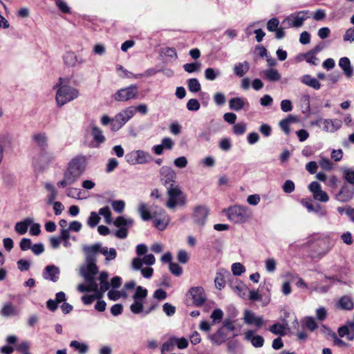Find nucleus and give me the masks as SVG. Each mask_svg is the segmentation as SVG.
Segmentation results:
<instances>
[{
	"mask_svg": "<svg viewBox=\"0 0 354 354\" xmlns=\"http://www.w3.org/2000/svg\"><path fill=\"white\" fill-rule=\"evenodd\" d=\"M87 158L84 155H78L73 158L68 163L63 173L62 180L57 182L59 187L64 188L77 182L86 169Z\"/></svg>",
	"mask_w": 354,
	"mask_h": 354,
	"instance_id": "f257e3e1",
	"label": "nucleus"
},
{
	"mask_svg": "<svg viewBox=\"0 0 354 354\" xmlns=\"http://www.w3.org/2000/svg\"><path fill=\"white\" fill-rule=\"evenodd\" d=\"M57 90L55 95V100L57 106L62 107L64 104L77 98L80 93L79 91L69 85L56 84Z\"/></svg>",
	"mask_w": 354,
	"mask_h": 354,
	"instance_id": "f03ea898",
	"label": "nucleus"
},
{
	"mask_svg": "<svg viewBox=\"0 0 354 354\" xmlns=\"http://www.w3.org/2000/svg\"><path fill=\"white\" fill-rule=\"evenodd\" d=\"M86 264L81 266L80 273L86 282H92V285L96 288L95 275L98 272L96 258L90 252L86 253Z\"/></svg>",
	"mask_w": 354,
	"mask_h": 354,
	"instance_id": "7ed1b4c3",
	"label": "nucleus"
},
{
	"mask_svg": "<svg viewBox=\"0 0 354 354\" xmlns=\"http://www.w3.org/2000/svg\"><path fill=\"white\" fill-rule=\"evenodd\" d=\"M226 212L228 219L234 223H244L251 216L249 209L241 205L230 207Z\"/></svg>",
	"mask_w": 354,
	"mask_h": 354,
	"instance_id": "20e7f679",
	"label": "nucleus"
},
{
	"mask_svg": "<svg viewBox=\"0 0 354 354\" xmlns=\"http://www.w3.org/2000/svg\"><path fill=\"white\" fill-rule=\"evenodd\" d=\"M167 190L169 198L166 203V206L169 209H174L177 205H184L185 204L187 198L179 185L169 187Z\"/></svg>",
	"mask_w": 354,
	"mask_h": 354,
	"instance_id": "39448f33",
	"label": "nucleus"
},
{
	"mask_svg": "<svg viewBox=\"0 0 354 354\" xmlns=\"http://www.w3.org/2000/svg\"><path fill=\"white\" fill-rule=\"evenodd\" d=\"M83 250L85 253L90 252L93 254V255L100 252L105 257L106 261L114 260L117 257V251L115 248L103 247L100 243H95L92 245H84Z\"/></svg>",
	"mask_w": 354,
	"mask_h": 354,
	"instance_id": "423d86ee",
	"label": "nucleus"
},
{
	"mask_svg": "<svg viewBox=\"0 0 354 354\" xmlns=\"http://www.w3.org/2000/svg\"><path fill=\"white\" fill-rule=\"evenodd\" d=\"M153 157L149 153L143 150H134L125 155V160L131 165H144L150 162Z\"/></svg>",
	"mask_w": 354,
	"mask_h": 354,
	"instance_id": "0eeeda50",
	"label": "nucleus"
},
{
	"mask_svg": "<svg viewBox=\"0 0 354 354\" xmlns=\"http://www.w3.org/2000/svg\"><path fill=\"white\" fill-rule=\"evenodd\" d=\"M135 115L134 106H129L113 118L112 131H117L120 129Z\"/></svg>",
	"mask_w": 354,
	"mask_h": 354,
	"instance_id": "6e6552de",
	"label": "nucleus"
},
{
	"mask_svg": "<svg viewBox=\"0 0 354 354\" xmlns=\"http://www.w3.org/2000/svg\"><path fill=\"white\" fill-rule=\"evenodd\" d=\"M135 115L134 106H129L113 118L112 131H117L120 129Z\"/></svg>",
	"mask_w": 354,
	"mask_h": 354,
	"instance_id": "1a4fd4ad",
	"label": "nucleus"
},
{
	"mask_svg": "<svg viewBox=\"0 0 354 354\" xmlns=\"http://www.w3.org/2000/svg\"><path fill=\"white\" fill-rule=\"evenodd\" d=\"M135 115L134 106H129L113 118L112 131H117L120 129Z\"/></svg>",
	"mask_w": 354,
	"mask_h": 354,
	"instance_id": "9d476101",
	"label": "nucleus"
},
{
	"mask_svg": "<svg viewBox=\"0 0 354 354\" xmlns=\"http://www.w3.org/2000/svg\"><path fill=\"white\" fill-rule=\"evenodd\" d=\"M138 95V87L136 84L122 88L116 91L113 98L117 102H127L137 98Z\"/></svg>",
	"mask_w": 354,
	"mask_h": 354,
	"instance_id": "9b49d317",
	"label": "nucleus"
},
{
	"mask_svg": "<svg viewBox=\"0 0 354 354\" xmlns=\"http://www.w3.org/2000/svg\"><path fill=\"white\" fill-rule=\"evenodd\" d=\"M176 174L170 167L162 166L160 169V180L167 189L178 185L176 183Z\"/></svg>",
	"mask_w": 354,
	"mask_h": 354,
	"instance_id": "f8f14e48",
	"label": "nucleus"
},
{
	"mask_svg": "<svg viewBox=\"0 0 354 354\" xmlns=\"http://www.w3.org/2000/svg\"><path fill=\"white\" fill-rule=\"evenodd\" d=\"M55 159L54 154L47 149L41 150L33 158L32 164L35 168L44 169Z\"/></svg>",
	"mask_w": 354,
	"mask_h": 354,
	"instance_id": "ddd939ff",
	"label": "nucleus"
},
{
	"mask_svg": "<svg viewBox=\"0 0 354 354\" xmlns=\"http://www.w3.org/2000/svg\"><path fill=\"white\" fill-rule=\"evenodd\" d=\"M308 11H300L298 12L293 13L289 17H286L282 22L284 25V28H299L301 26L304 21L308 18Z\"/></svg>",
	"mask_w": 354,
	"mask_h": 354,
	"instance_id": "4468645a",
	"label": "nucleus"
},
{
	"mask_svg": "<svg viewBox=\"0 0 354 354\" xmlns=\"http://www.w3.org/2000/svg\"><path fill=\"white\" fill-rule=\"evenodd\" d=\"M152 219L155 227L159 230H165L170 221L169 216L167 214L165 210L161 208L153 211Z\"/></svg>",
	"mask_w": 354,
	"mask_h": 354,
	"instance_id": "2eb2a0df",
	"label": "nucleus"
},
{
	"mask_svg": "<svg viewBox=\"0 0 354 354\" xmlns=\"http://www.w3.org/2000/svg\"><path fill=\"white\" fill-rule=\"evenodd\" d=\"M317 125H322V129L328 133H334L342 126V121L339 119H319L315 122Z\"/></svg>",
	"mask_w": 354,
	"mask_h": 354,
	"instance_id": "dca6fc26",
	"label": "nucleus"
},
{
	"mask_svg": "<svg viewBox=\"0 0 354 354\" xmlns=\"http://www.w3.org/2000/svg\"><path fill=\"white\" fill-rule=\"evenodd\" d=\"M187 296L192 298L196 306H202L206 300L204 289L201 286L191 288Z\"/></svg>",
	"mask_w": 354,
	"mask_h": 354,
	"instance_id": "f3484780",
	"label": "nucleus"
},
{
	"mask_svg": "<svg viewBox=\"0 0 354 354\" xmlns=\"http://www.w3.org/2000/svg\"><path fill=\"white\" fill-rule=\"evenodd\" d=\"M308 189L313 194L314 199L324 203L328 201L329 197L327 193L322 189L320 184L317 182H312L308 185Z\"/></svg>",
	"mask_w": 354,
	"mask_h": 354,
	"instance_id": "a211bd4d",
	"label": "nucleus"
},
{
	"mask_svg": "<svg viewBox=\"0 0 354 354\" xmlns=\"http://www.w3.org/2000/svg\"><path fill=\"white\" fill-rule=\"evenodd\" d=\"M209 214V209L206 206L200 205L195 207L193 219L194 223L200 226H203Z\"/></svg>",
	"mask_w": 354,
	"mask_h": 354,
	"instance_id": "6ab92c4d",
	"label": "nucleus"
},
{
	"mask_svg": "<svg viewBox=\"0 0 354 354\" xmlns=\"http://www.w3.org/2000/svg\"><path fill=\"white\" fill-rule=\"evenodd\" d=\"M156 259L153 254H149L145 255L143 259L136 257L133 259L131 267L135 270H139L142 267L143 263L147 266H152L155 263Z\"/></svg>",
	"mask_w": 354,
	"mask_h": 354,
	"instance_id": "aec40b11",
	"label": "nucleus"
},
{
	"mask_svg": "<svg viewBox=\"0 0 354 354\" xmlns=\"http://www.w3.org/2000/svg\"><path fill=\"white\" fill-rule=\"evenodd\" d=\"M90 127L91 129V135L93 139V147H99L106 141V138L104 136L102 131L93 122L90 124Z\"/></svg>",
	"mask_w": 354,
	"mask_h": 354,
	"instance_id": "412c9836",
	"label": "nucleus"
},
{
	"mask_svg": "<svg viewBox=\"0 0 354 354\" xmlns=\"http://www.w3.org/2000/svg\"><path fill=\"white\" fill-rule=\"evenodd\" d=\"M32 140L40 151L47 149L48 145V138L46 133L39 132L35 133L32 136Z\"/></svg>",
	"mask_w": 354,
	"mask_h": 354,
	"instance_id": "4be33fe9",
	"label": "nucleus"
},
{
	"mask_svg": "<svg viewBox=\"0 0 354 354\" xmlns=\"http://www.w3.org/2000/svg\"><path fill=\"white\" fill-rule=\"evenodd\" d=\"M59 273L60 270L58 267L54 265H48L43 272V277L46 280L57 282L59 279Z\"/></svg>",
	"mask_w": 354,
	"mask_h": 354,
	"instance_id": "5701e85b",
	"label": "nucleus"
},
{
	"mask_svg": "<svg viewBox=\"0 0 354 354\" xmlns=\"http://www.w3.org/2000/svg\"><path fill=\"white\" fill-rule=\"evenodd\" d=\"M109 274L107 272L103 271L100 272L98 277L100 286H98V292H94L99 295V297H102L103 294L110 288V283L108 281Z\"/></svg>",
	"mask_w": 354,
	"mask_h": 354,
	"instance_id": "b1692460",
	"label": "nucleus"
},
{
	"mask_svg": "<svg viewBox=\"0 0 354 354\" xmlns=\"http://www.w3.org/2000/svg\"><path fill=\"white\" fill-rule=\"evenodd\" d=\"M244 322L247 324H254L258 328H260L263 324V320L261 317H257L254 313L250 310H245L243 317Z\"/></svg>",
	"mask_w": 354,
	"mask_h": 354,
	"instance_id": "393cba45",
	"label": "nucleus"
},
{
	"mask_svg": "<svg viewBox=\"0 0 354 354\" xmlns=\"http://www.w3.org/2000/svg\"><path fill=\"white\" fill-rule=\"evenodd\" d=\"M354 196V188L349 186H344L337 194L336 198L340 202H348Z\"/></svg>",
	"mask_w": 354,
	"mask_h": 354,
	"instance_id": "a878e982",
	"label": "nucleus"
},
{
	"mask_svg": "<svg viewBox=\"0 0 354 354\" xmlns=\"http://www.w3.org/2000/svg\"><path fill=\"white\" fill-rule=\"evenodd\" d=\"M245 105H249L248 100L244 97H233L229 101V106L231 110L239 111L243 109Z\"/></svg>",
	"mask_w": 354,
	"mask_h": 354,
	"instance_id": "bb28decb",
	"label": "nucleus"
},
{
	"mask_svg": "<svg viewBox=\"0 0 354 354\" xmlns=\"http://www.w3.org/2000/svg\"><path fill=\"white\" fill-rule=\"evenodd\" d=\"M0 313L5 317H15L20 314V310L11 303H6L3 306Z\"/></svg>",
	"mask_w": 354,
	"mask_h": 354,
	"instance_id": "cd10ccee",
	"label": "nucleus"
},
{
	"mask_svg": "<svg viewBox=\"0 0 354 354\" xmlns=\"http://www.w3.org/2000/svg\"><path fill=\"white\" fill-rule=\"evenodd\" d=\"M44 188L48 192L46 198V203L48 205H52L57 198V191L54 185L51 183H46L44 185Z\"/></svg>",
	"mask_w": 354,
	"mask_h": 354,
	"instance_id": "c85d7f7f",
	"label": "nucleus"
},
{
	"mask_svg": "<svg viewBox=\"0 0 354 354\" xmlns=\"http://www.w3.org/2000/svg\"><path fill=\"white\" fill-rule=\"evenodd\" d=\"M32 223L33 219L32 218H26L22 221L17 222L15 224V230L19 234L23 235L27 232L28 227L30 226Z\"/></svg>",
	"mask_w": 354,
	"mask_h": 354,
	"instance_id": "c756f323",
	"label": "nucleus"
},
{
	"mask_svg": "<svg viewBox=\"0 0 354 354\" xmlns=\"http://www.w3.org/2000/svg\"><path fill=\"white\" fill-rule=\"evenodd\" d=\"M301 82L315 90H319L321 88V84L317 79L312 77L310 75H304L301 77Z\"/></svg>",
	"mask_w": 354,
	"mask_h": 354,
	"instance_id": "7c9ffc66",
	"label": "nucleus"
},
{
	"mask_svg": "<svg viewBox=\"0 0 354 354\" xmlns=\"http://www.w3.org/2000/svg\"><path fill=\"white\" fill-rule=\"evenodd\" d=\"M339 66L347 77H351L353 75V69L351 66V62L348 57H344L340 58Z\"/></svg>",
	"mask_w": 354,
	"mask_h": 354,
	"instance_id": "2f4dec72",
	"label": "nucleus"
},
{
	"mask_svg": "<svg viewBox=\"0 0 354 354\" xmlns=\"http://www.w3.org/2000/svg\"><path fill=\"white\" fill-rule=\"evenodd\" d=\"M209 338L214 344L221 345L225 342L227 335L223 328H219L215 333L210 335Z\"/></svg>",
	"mask_w": 354,
	"mask_h": 354,
	"instance_id": "473e14b6",
	"label": "nucleus"
},
{
	"mask_svg": "<svg viewBox=\"0 0 354 354\" xmlns=\"http://www.w3.org/2000/svg\"><path fill=\"white\" fill-rule=\"evenodd\" d=\"M263 77L269 82H277L281 79V74L275 68H268L262 72Z\"/></svg>",
	"mask_w": 354,
	"mask_h": 354,
	"instance_id": "72a5a7b5",
	"label": "nucleus"
},
{
	"mask_svg": "<svg viewBox=\"0 0 354 354\" xmlns=\"http://www.w3.org/2000/svg\"><path fill=\"white\" fill-rule=\"evenodd\" d=\"M63 59H64V63L67 66H73L77 63H78V64L84 63V60L82 59L80 60H78L77 56L73 52L66 53L63 57Z\"/></svg>",
	"mask_w": 354,
	"mask_h": 354,
	"instance_id": "f704fd0d",
	"label": "nucleus"
},
{
	"mask_svg": "<svg viewBox=\"0 0 354 354\" xmlns=\"http://www.w3.org/2000/svg\"><path fill=\"white\" fill-rule=\"evenodd\" d=\"M138 211L143 221H147L152 219L153 212H151L148 209L147 205L145 203L139 204Z\"/></svg>",
	"mask_w": 354,
	"mask_h": 354,
	"instance_id": "c9c22d12",
	"label": "nucleus"
},
{
	"mask_svg": "<svg viewBox=\"0 0 354 354\" xmlns=\"http://www.w3.org/2000/svg\"><path fill=\"white\" fill-rule=\"evenodd\" d=\"M250 66L248 62H240L234 66V73L238 77H243L249 71Z\"/></svg>",
	"mask_w": 354,
	"mask_h": 354,
	"instance_id": "e433bc0d",
	"label": "nucleus"
},
{
	"mask_svg": "<svg viewBox=\"0 0 354 354\" xmlns=\"http://www.w3.org/2000/svg\"><path fill=\"white\" fill-rule=\"evenodd\" d=\"M113 224L117 227H127L129 228L133 225V220L131 218H125L124 216H118Z\"/></svg>",
	"mask_w": 354,
	"mask_h": 354,
	"instance_id": "4c0bfd02",
	"label": "nucleus"
},
{
	"mask_svg": "<svg viewBox=\"0 0 354 354\" xmlns=\"http://www.w3.org/2000/svg\"><path fill=\"white\" fill-rule=\"evenodd\" d=\"M70 346L77 351L79 354H86L88 351V346L86 343L73 340L70 342Z\"/></svg>",
	"mask_w": 354,
	"mask_h": 354,
	"instance_id": "58836bf2",
	"label": "nucleus"
},
{
	"mask_svg": "<svg viewBox=\"0 0 354 354\" xmlns=\"http://www.w3.org/2000/svg\"><path fill=\"white\" fill-rule=\"evenodd\" d=\"M231 287L234 292L241 297H245L248 290V287L241 281L238 282L237 285H231Z\"/></svg>",
	"mask_w": 354,
	"mask_h": 354,
	"instance_id": "ea45409f",
	"label": "nucleus"
},
{
	"mask_svg": "<svg viewBox=\"0 0 354 354\" xmlns=\"http://www.w3.org/2000/svg\"><path fill=\"white\" fill-rule=\"evenodd\" d=\"M295 117L290 115L279 122L281 129L285 132L286 134H289L290 133L289 124L292 122H295Z\"/></svg>",
	"mask_w": 354,
	"mask_h": 354,
	"instance_id": "a19ab883",
	"label": "nucleus"
},
{
	"mask_svg": "<svg viewBox=\"0 0 354 354\" xmlns=\"http://www.w3.org/2000/svg\"><path fill=\"white\" fill-rule=\"evenodd\" d=\"M176 337H170L167 341L162 345L161 350L163 353L170 352L174 349L176 346Z\"/></svg>",
	"mask_w": 354,
	"mask_h": 354,
	"instance_id": "79ce46f5",
	"label": "nucleus"
},
{
	"mask_svg": "<svg viewBox=\"0 0 354 354\" xmlns=\"http://www.w3.org/2000/svg\"><path fill=\"white\" fill-rule=\"evenodd\" d=\"M221 75V72L218 69H214L213 68H207L205 71V77L207 80L214 81Z\"/></svg>",
	"mask_w": 354,
	"mask_h": 354,
	"instance_id": "37998d69",
	"label": "nucleus"
},
{
	"mask_svg": "<svg viewBox=\"0 0 354 354\" xmlns=\"http://www.w3.org/2000/svg\"><path fill=\"white\" fill-rule=\"evenodd\" d=\"M99 215L102 216L104 218L105 222L108 224H111L113 222L111 217V212L109 207L105 206L99 209Z\"/></svg>",
	"mask_w": 354,
	"mask_h": 354,
	"instance_id": "c03bdc74",
	"label": "nucleus"
},
{
	"mask_svg": "<svg viewBox=\"0 0 354 354\" xmlns=\"http://www.w3.org/2000/svg\"><path fill=\"white\" fill-rule=\"evenodd\" d=\"M187 86L189 91L192 93L198 92L201 86L199 81L196 78H191L187 82Z\"/></svg>",
	"mask_w": 354,
	"mask_h": 354,
	"instance_id": "a18cd8bd",
	"label": "nucleus"
},
{
	"mask_svg": "<svg viewBox=\"0 0 354 354\" xmlns=\"http://www.w3.org/2000/svg\"><path fill=\"white\" fill-rule=\"evenodd\" d=\"M147 290L139 286L136 288V290L133 296V300L142 301L143 299L147 297Z\"/></svg>",
	"mask_w": 354,
	"mask_h": 354,
	"instance_id": "49530a36",
	"label": "nucleus"
},
{
	"mask_svg": "<svg viewBox=\"0 0 354 354\" xmlns=\"http://www.w3.org/2000/svg\"><path fill=\"white\" fill-rule=\"evenodd\" d=\"M87 285L84 284H80L77 286V290L80 292H98V284L96 283V288L94 287L92 285V282H86Z\"/></svg>",
	"mask_w": 354,
	"mask_h": 354,
	"instance_id": "de8ad7c7",
	"label": "nucleus"
},
{
	"mask_svg": "<svg viewBox=\"0 0 354 354\" xmlns=\"http://www.w3.org/2000/svg\"><path fill=\"white\" fill-rule=\"evenodd\" d=\"M338 333L341 337H346L349 341H353L354 339V333L351 332L345 325L338 328Z\"/></svg>",
	"mask_w": 354,
	"mask_h": 354,
	"instance_id": "09e8293b",
	"label": "nucleus"
},
{
	"mask_svg": "<svg viewBox=\"0 0 354 354\" xmlns=\"http://www.w3.org/2000/svg\"><path fill=\"white\" fill-rule=\"evenodd\" d=\"M100 221L99 214L95 212H91L87 220V225L90 227H95Z\"/></svg>",
	"mask_w": 354,
	"mask_h": 354,
	"instance_id": "8fccbe9b",
	"label": "nucleus"
},
{
	"mask_svg": "<svg viewBox=\"0 0 354 354\" xmlns=\"http://www.w3.org/2000/svg\"><path fill=\"white\" fill-rule=\"evenodd\" d=\"M339 306L342 309L351 310L353 307V304L350 297L344 296L342 297L339 301Z\"/></svg>",
	"mask_w": 354,
	"mask_h": 354,
	"instance_id": "3c124183",
	"label": "nucleus"
},
{
	"mask_svg": "<svg viewBox=\"0 0 354 354\" xmlns=\"http://www.w3.org/2000/svg\"><path fill=\"white\" fill-rule=\"evenodd\" d=\"M201 67V64L198 62L194 63L185 64L183 66L184 70L189 73L200 71Z\"/></svg>",
	"mask_w": 354,
	"mask_h": 354,
	"instance_id": "603ef678",
	"label": "nucleus"
},
{
	"mask_svg": "<svg viewBox=\"0 0 354 354\" xmlns=\"http://www.w3.org/2000/svg\"><path fill=\"white\" fill-rule=\"evenodd\" d=\"M342 172L345 180L354 185V170L351 168H344Z\"/></svg>",
	"mask_w": 354,
	"mask_h": 354,
	"instance_id": "864d4df0",
	"label": "nucleus"
},
{
	"mask_svg": "<svg viewBox=\"0 0 354 354\" xmlns=\"http://www.w3.org/2000/svg\"><path fill=\"white\" fill-rule=\"evenodd\" d=\"M301 56L304 57L306 61L312 65L317 66L318 64V58L315 56V54L310 51L302 54Z\"/></svg>",
	"mask_w": 354,
	"mask_h": 354,
	"instance_id": "5fc2aeb1",
	"label": "nucleus"
},
{
	"mask_svg": "<svg viewBox=\"0 0 354 354\" xmlns=\"http://www.w3.org/2000/svg\"><path fill=\"white\" fill-rule=\"evenodd\" d=\"M285 327L281 324H274L270 328V331L274 335H284Z\"/></svg>",
	"mask_w": 354,
	"mask_h": 354,
	"instance_id": "6e6d98bb",
	"label": "nucleus"
},
{
	"mask_svg": "<svg viewBox=\"0 0 354 354\" xmlns=\"http://www.w3.org/2000/svg\"><path fill=\"white\" fill-rule=\"evenodd\" d=\"M214 283L216 287L219 290H221L225 287L224 275L221 273V272H216Z\"/></svg>",
	"mask_w": 354,
	"mask_h": 354,
	"instance_id": "4d7b16f0",
	"label": "nucleus"
},
{
	"mask_svg": "<svg viewBox=\"0 0 354 354\" xmlns=\"http://www.w3.org/2000/svg\"><path fill=\"white\" fill-rule=\"evenodd\" d=\"M108 297L110 300L116 301L118 300L122 296H126L124 291L119 292L115 290H110L108 292Z\"/></svg>",
	"mask_w": 354,
	"mask_h": 354,
	"instance_id": "13d9d810",
	"label": "nucleus"
},
{
	"mask_svg": "<svg viewBox=\"0 0 354 354\" xmlns=\"http://www.w3.org/2000/svg\"><path fill=\"white\" fill-rule=\"evenodd\" d=\"M245 131L246 124L245 122H239L234 125L233 132L236 135H243L245 132Z\"/></svg>",
	"mask_w": 354,
	"mask_h": 354,
	"instance_id": "bf43d9fd",
	"label": "nucleus"
},
{
	"mask_svg": "<svg viewBox=\"0 0 354 354\" xmlns=\"http://www.w3.org/2000/svg\"><path fill=\"white\" fill-rule=\"evenodd\" d=\"M245 270V267L240 263H234L232 265V271L235 276H240Z\"/></svg>",
	"mask_w": 354,
	"mask_h": 354,
	"instance_id": "052dcab7",
	"label": "nucleus"
},
{
	"mask_svg": "<svg viewBox=\"0 0 354 354\" xmlns=\"http://www.w3.org/2000/svg\"><path fill=\"white\" fill-rule=\"evenodd\" d=\"M130 309L134 314L141 313L143 310L142 301L134 300V302L130 306Z\"/></svg>",
	"mask_w": 354,
	"mask_h": 354,
	"instance_id": "680f3d73",
	"label": "nucleus"
},
{
	"mask_svg": "<svg viewBox=\"0 0 354 354\" xmlns=\"http://www.w3.org/2000/svg\"><path fill=\"white\" fill-rule=\"evenodd\" d=\"M279 21L277 18H272L267 23V29L270 32H274L279 28Z\"/></svg>",
	"mask_w": 354,
	"mask_h": 354,
	"instance_id": "e2e57ef3",
	"label": "nucleus"
},
{
	"mask_svg": "<svg viewBox=\"0 0 354 354\" xmlns=\"http://www.w3.org/2000/svg\"><path fill=\"white\" fill-rule=\"evenodd\" d=\"M223 317V313L220 308H216L213 310L210 317L213 321V323L219 322Z\"/></svg>",
	"mask_w": 354,
	"mask_h": 354,
	"instance_id": "0e129e2a",
	"label": "nucleus"
},
{
	"mask_svg": "<svg viewBox=\"0 0 354 354\" xmlns=\"http://www.w3.org/2000/svg\"><path fill=\"white\" fill-rule=\"evenodd\" d=\"M265 266L268 272H273L276 270L277 262L272 258L267 259L265 261Z\"/></svg>",
	"mask_w": 354,
	"mask_h": 354,
	"instance_id": "69168bd1",
	"label": "nucleus"
},
{
	"mask_svg": "<svg viewBox=\"0 0 354 354\" xmlns=\"http://www.w3.org/2000/svg\"><path fill=\"white\" fill-rule=\"evenodd\" d=\"M200 103L196 99H190L187 103V109L189 111H196L200 109Z\"/></svg>",
	"mask_w": 354,
	"mask_h": 354,
	"instance_id": "338daca9",
	"label": "nucleus"
},
{
	"mask_svg": "<svg viewBox=\"0 0 354 354\" xmlns=\"http://www.w3.org/2000/svg\"><path fill=\"white\" fill-rule=\"evenodd\" d=\"M282 188H283V191L285 193L290 194V193L293 192L295 190V183L291 180H287L284 182Z\"/></svg>",
	"mask_w": 354,
	"mask_h": 354,
	"instance_id": "774afa93",
	"label": "nucleus"
}]
</instances>
